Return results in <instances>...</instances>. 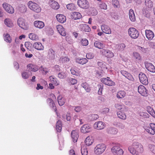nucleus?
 <instances>
[{
	"label": "nucleus",
	"instance_id": "f257e3e1",
	"mask_svg": "<svg viewBox=\"0 0 155 155\" xmlns=\"http://www.w3.org/2000/svg\"><path fill=\"white\" fill-rule=\"evenodd\" d=\"M128 150L133 155H139V153H141L143 151L142 145L137 142H134L132 145L129 146Z\"/></svg>",
	"mask_w": 155,
	"mask_h": 155
},
{
	"label": "nucleus",
	"instance_id": "f03ea898",
	"mask_svg": "<svg viewBox=\"0 0 155 155\" xmlns=\"http://www.w3.org/2000/svg\"><path fill=\"white\" fill-rule=\"evenodd\" d=\"M28 8L34 12L38 13L41 12V8L37 3L30 1L28 2Z\"/></svg>",
	"mask_w": 155,
	"mask_h": 155
},
{
	"label": "nucleus",
	"instance_id": "7ed1b4c3",
	"mask_svg": "<svg viewBox=\"0 0 155 155\" xmlns=\"http://www.w3.org/2000/svg\"><path fill=\"white\" fill-rule=\"evenodd\" d=\"M106 146L104 143L97 144L94 149V153L97 155H100L103 153L106 148Z\"/></svg>",
	"mask_w": 155,
	"mask_h": 155
},
{
	"label": "nucleus",
	"instance_id": "20e7f679",
	"mask_svg": "<svg viewBox=\"0 0 155 155\" xmlns=\"http://www.w3.org/2000/svg\"><path fill=\"white\" fill-rule=\"evenodd\" d=\"M128 34L131 38L133 39L137 38L139 36L138 31L135 28H130L128 30Z\"/></svg>",
	"mask_w": 155,
	"mask_h": 155
},
{
	"label": "nucleus",
	"instance_id": "39448f33",
	"mask_svg": "<svg viewBox=\"0 0 155 155\" xmlns=\"http://www.w3.org/2000/svg\"><path fill=\"white\" fill-rule=\"evenodd\" d=\"M101 81L104 84L109 86H114L115 85V83L112 81L109 77H107V78H102L101 79Z\"/></svg>",
	"mask_w": 155,
	"mask_h": 155
},
{
	"label": "nucleus",
	"instance_id": "423d86ee",
	"mask_svg": "<svg viewBox=\"0 0 155 155\" xmlns=\"http://www.w3.org/2000/svg\"><path fill=\"white\" fill-rule=\"evenodd\" d=\"M112 152L117 155H122L124 153L123 150L121 149L118 145L114 146L111 148Z\"/></svg>",
	"mask_w": 155,
	"mask_h": 155
},
{
	"label": "nucleus",
	"instance_id": "0eeeda50",
	"mask_svg": "<svg viewBox=\"0 0 155 155\" xmlns=\"http://www.w3.org/2000/svg\"><path fill=\"white\" fill-rule=\"evenodd\" d=\"M78 5L81 8L87 9L89 7V3L87 0H78Z\"/></svg>",
	"mask_w": 155,
	"mask_h": 155
},
{
	"label": "nucleus",
	"instance_id": "6e6552de",
	"mask_svg": "<svg viewBox=\"0 0 155 155\" xmlns=\"http://www.w3.org/2000/svg\"><path fill=\"white\" fill-rule=\"evenodd\" d=\"M17 23L20 27L24 30H27L28 28V25L25 23V21L23 18H19L17 21Z\"/></svg>",
	"mask_w": 155,
	"mask_h": 155
},
{
	"label": "nucleus",
	"instance_id": "1a4fd4ad",
	"mask_svg": "<svg viewBox=\"0 0 155 155\" xmlns=\"http://www.w3.org/2000/svg\"><path fill=\"white\" fill-rule=\"evenodd\" d=\"M140 80L143 84L147 85L148 84V81L146 76L142 73H140L139 75Z\"/></svg>",
	"mask_w": 155,
	"mask_h": 155
},
{
	"label": "nucleus",
	"instance_id": "9d476101",
	"mask_svg": "<svg viewBox=\"0 0 155 155\" xmlns=\"http://www.w3.org/2000/svg\"><path fill=\"white\" fill-rule=\"evenodd\" d=\"M2 6L5 10L8 13L13 14L14 13V10L13 8L7 3H4Z\"/></svg>",
	"mask_w": 155,
	"mask_h": 155
},
{
	"label": "nucleus",
	"instance_id": "9b49d317",
	"mask_svg": "<svg viewBox=\"0 0 155 155\" xmlns=\"http://www.w3.org/2000/svg\"><path fill=\"white\" fill-rule=\"evenodd\" d=\"M101 52L107 58H112L114 56V53L109 50L103 49Z\"/></svg>",
	"mask_w": 155,
	"mask_h": 155
},
{
	"label": "nucleus",
	"instance_id": "f8f14e48",
	"mask_svg": "<svg viewBox=\"0 0 155 155\" xmlns=\"http://www.w3.org/2000/svg\"><path fill=\"white\" fill-rule=\"evenodd\" d=\"M138 91L143 96H146L148 93V91L144 86L141 85L138 87Z\"/></svg>",
	"mask_w": 155,
	"mask_h": 155
},
{
	"label": "nucleus",
	"instance_id": "ddd939ff",
	"mask_svg": "<svg viewBox=\"0 0 155 155\" xmlns=\"http://www.w3.org/2000/svg\"><path fill=\"white\" fill-rule=\"evenodd\" d=\"M145 130L149 134L153 135L155 134V124L150 123V127H147Z\"/></svg>",
	"mask_w": 155,
	"mask_h": 155
},
{
	"label": "nucleus",
	"instance_id": "4468645a",
	"mask_svg": "<svg viewBox=\"0 0 155 155\" xmlns=\"http://www.w3.org/2000/svg\"><path fill=\"white\" fill-rule=\"evenodd\" d=\"M94 128L97 130L103 129L105 127V124L102 121H99L95 122L94 125Z\"/></svg>",
	"mask_w": 155,
	"mask_h": 155
},
{
	"label": "nucleus",
	"instance_id": "2eb2a0df",
	"mask_svg": "<svg viewBox=\"0 0 155 155\" xmlns=\"http://www.w3.org/2000/svg\"><path fill=\"white\" fill-rule=\"evenodd\" d=\"M91 129V125L88 124H84L81 127V131L83 133H88L90 132Z\"/></svg>",
	"mask_w": 155,
	"mask_h": 155
},
{
	"label": "nucleus",
	"instance_id": "dca6fc26",
	"mask_svg": "<svg viewBox=\"0 0 155 155\" xmlns=\"http://www.w3.org/2000/svg\"><path fill=\"white\" fill-rule=\"evenodd\" d=\"M145 8L147 11H151L153 7V3L151 0H145Z\"/></svg>",
	"mask_w": 155,
	"mask_h": 155
},
{
	"label": "nucleus",
	"instance_id": "f3484780",
	"mask_svg": "<svg viewBox=\"0 0 155 155\" xmlns=\"http://www.w3.org/2000/svg\"><path fill=\"white\" fill-rule=\"evenodd\" d=\"M33 24L35 27L40 29L43 28L45 26L44 22L40 21H35L34 22Z\"/></svg>",
	"mask_w": 155,
	"mask_h": 155
},
{
	"label": "nucleus",
	"instance_id": "a211bd4d",
	"mask_svg": "<svg viewBox=\"0 0 155 155\" xmlns=\"http://www.w3.org/2000/svg\"><path fill=\"white\" fill-rule=\"evenodd\" d=\"M57 29L59 33L62 36H64L66 35V33L63 27L61 25L56 26Z\"/></svg>",
	"mask_w": 155,
	"mask_h": 155
},
{
	"label": "nucleus",
	"instance_id": "6ab92c4d",
	"mask_svg": "<svg viewBox=\"0 0 155 155\" xmlns=\"http://www.w3.org/2000/svg\"><path fill=\"white\" fill-rule=\"evenodd\" d=\"M121 73L122 75L124 76L125 77L128 79L129 80L133 81L134 79L132 75L129 73L127 72V71L122 70L121 71Z\"/></svg>",
	"mask_w": 155,
	"mask_h": 155
},
{
	"label": "nucleus",
	"instance_id": "aec40b11",
	"mask_svg": "<svg viewBox=\"0 0 155 155\" xmlns=\"http://www.w3.org/2000/svg\"><path fill=\"white\" fill-rule=\"evenodd\" d=\"M56 17L58 21L61 23L65 22L66 20V16L62 14H58Z\"/></svg>",
	"mask_w": 155,
	"mask_h": 155
},
{
	"label": "nucleus",
	"instance_id": "412c9836",
	"mask_svg": "<svg viewBox=\"0 0 155 155\" xmlns=\"http://www.w3.org/2000/svg\"><path fill=\"white\" fill-rule=\"evenodd\" d=\"M71 136L73 142L74 143L76 142L79 137L78 131L76 130H72L71 133Z\"/></svg>",
	"mask_w": 155,
	"mask_h": 155
},
{
	"label": "nucleus",
	"instance_id": "4be33fe9",
	"mask_svg": "<svg viewBox=\"0 0 155 155\" xmlns=\"http://www.w3.org/2000/svg\"><path fill=\"white\" fill-rule=\"evenodd\" d=\"M102 32L106 34H110L111 33V31L110 27L107 25H103L101 26Z\"/></svg>",
	"mask_w": 155,
	"mask_h": 155
},
{
	"label": "nucleus",
	"instance_id": "5701e85b",
	"mask_svg": "<svg viewBox=\"0 0 155 155\" xmlns=\"http://www.w3.org/2000/svg\"><path fill=\"white\" fill-rule=\"evenodd\" d=\"M146 36L149 40H151L154 37V34L153 32L150 30H146L145 31Z\"/></svg>",
	"mask_w": 155,
	"mask_h": 155
},
{
	"label": "nucleus",
	"instance_id": "b1692460",
	"mask_svg": "<svg viewBox=\"0 0 155 155\" xmlns=\"http://www.w3.org/2000/svg\"><path fill=\"white\" fill-rule=\"evenodd\" d=\"M145 67L146 69L150 72H155V67L151 63H147L145 64Z\"/></svg>",
	"mask_w": 155,
	"mask_h": 155
},
{
	"label": "nucleus",
	"instance_id": "393cba45",
	"mask_svg": "<svg viewBox=\"0 0 155 155\" xmlns=\"http://www.w3.org/2000/svg\"><path fill=\"white\" fill-rule=\"evenodd\" d=\"M34 47L38 50H43L44 49V47L42 44L39 42H35L33 45Z\"/></svg>",
	"mask_w": 155,
	"mask_h": 155
},
{
	"label": "nucleus",
	"instance_id": "a878e982",
	"mask_svg": "<svg viewBox=\"0 0 155 155\" xmlns=\"http://www.w3.org/2000/svg\"><path fill=\"white\" fill-rule=\"evenodd\" d=\"M119 111L117 112V116L118 118L122 120H125L126 119L127 116L126 114L122 111Z\"/></svg>",
	"mask_w": 155,
	"mask_h": 155
},
{
	"label": "nucleus",
	"instance_id": "bb28decb",
	"mask_svg": "<svg viewBox=\"0 0 155 155\" xmlns=\"http://www.w3.org/2000/svg\"><path fill=\"white\" fill-rule=\"evenodd\" d=\"M27 68L29 71L34 72L38 70V68L37 66L31 64H28L27 66Z\"/></svg>",
	"mask_w": 155,
	"mask_h": 155
},
{
	"label": "nucleus",
	"instance_id": "cd10ccee",
	"mask_svg": "<svg viewBox=\"0 0 155 155\" xmlns=\"http://www.w3.org/2000/svg\"><path fill=\"white\" fill-rule=\"evenodd\" d=\"M81 17L80 13L78 12H74L71 15V18L74 20L79 19Z\"/></svg>",
	"mask_w": 155,
	"mask_h": 155
},
{
	"label": "nucleus",
	"instance_id": "c85d7f7f",
	"mask_svg": "<svg viewBox=\"0 0 155 155\" xmlns=\"http://www.w3.org/2000/svg\"><path fill=\"white\" fill-rule=\"evenodd\" d=\"M48 57L51 59L55 58V52L52 49L50 48L48 50Z\"/></svg>",
	"mask_w": 155,
	"mask_h": 155
},
{
	"label": "nucleus",
	"instance_id": "c756f323",
	"mask_svg": "<svg viewBox=\"0 0 155 155\" xmlns=\"http://www.w3.org/2000/svg\"><path fill=\"white\" fill-rule=\"evenodd\" d=\"M47 102L49 104L50 107L53 109L54 111H56L57 109L56 107L55 104H54L53 100L51 98H48L47 100Z\"/></svg>",
	"mask_w": 155,
	"mask_h": 155
},
{
	"label": "nucleus",
	"instance_id": "7c9ffc66",
	"mask_svg": "<svg viewBox=\"0 0 155 155\" xmlns=\"http://www.w3.org/2000/svg\"><path fill=\"white\" fill-rule=\"evenodd\" d=\"M129 18L132 22H134L136 20V17L133 10L130 9L129 11Z\"/></svg>",
	"mask_w": 155,
	"mask_h": 155
},
{
	"label": "nucleus",
	"instance_id": "2f4dec72",
	"mask_svg": "<svg viewBox=\"0 0 155 155\" xmlns=\"http://www.w3.org/2000/svg\"><path fill=\"white\" fill-rule=\"evenodd\" d=\"M126 96V93L124 91H118L117 94V97L118 99H123Z\"/></svg>",
	"mask_w": 155,
	"mask_h": 155
},
{
	"label": "nucleus",
	"instance_id": "473e14b6",
	"mask_svg": "<svg viewBox=\"0 0 155 155\" xmlns=\"http://www.w3.org/2000/svg\"><path fill=\"white\" fill-rule=\"evenodd\" d=\"M85 143L87 146L91 145L93 142V140L92 137L88 136L87 137L85 140Z\"/></svg>",
	"mask_w": 155,
	"mask_h": 155
},
{
	"label": "nucleus",
	"instance_id": "72a5a7b5",
	"mask_svg": "<svg viewBox=\"0 0 155 155\" xmlns=\"http://www.w3.org/2000/svg\"><path fill=\"white\" fill-rule=\"evenodd\" d=\"M94 45L96 48L99 49H102L104 47V46L103 44L98 41H95Z\"/></svg>",
	"mask_w": 155,
	"mask_h": 155
},
{
	"label": "nucleus",
	"instance_id": "f704fd0d",
	"mask_svg": "<svg viewBox=\"0 0 155 155\" xmlns=\"http://www.w3.org/2000/svg\"><path fill=\"white\" fill-rule=\"evenodd\" d=\"M50 5L52 8L56 10L58 9L60 7L58 3L54 1H52L50 3Z\"/></svg>",
	"mask_w": 155,
	"mask_h": 155
},
{
	"label": "nucleus",
	"instance_id": "c9c22d12",
	"mask_svg": "<svg viewBox=\"0 0 155 155\" xmlns=\"http://www.w3.org/2000/svg\"><path fill=\"white\" fill-rule=\"evenodd\" d=\"M56 129L58 132H61L62 128V124L61 120H58L56 124Z\"/></svg>",
	"mask_w": 155,
	"mask_h": 155
},
{
	"label": "nucleus",
	"instance_id": "e433bc0d",
	"mask_svg": "<svg viewBox=\"0 0 155 155\" xmlns=\"http://www.w3.org/2000/svg\"><path fill=\"white\" fill-rule=\"evenodd\" d=\"M76 62L81 64H84L87 63L88 61L86 58H78L76 59Z\"/></svg>",
	"mask_w": 155,
	"mask_h": 155
},
{
	"label": "nucleus",
	"instance_id": "4c0bfd02",
	"mask_svg": "<svg viewBox=\"0 0 155 155\" xmlns=\"http://www.w3.org/2000/svg\"><path fill=\"white\" fill-rule=\"evenodd\" d=\"M107 131L108 134L114 135L117 133V130L115 128H110L107 129Z\"/></svg>",
	"mask_w": 155,
	"mask_h": 155
},
{
	"label": "nucleus",
	"instance_id": "58836bf2",
	"mask_svg": "<svg viewBox=\"0 0 155 155\" xmlns=\"http://www.w3.org/2000/svg\"><path fill=\"white\" fill-rule=\"evenodd\" d=\"M4 23L6 25L9 27H12L13 24L11 19L9 18H6L4 20Z\"/></svg>",
	"mask_w": 155,
	"mask_h": 155
},
{
	"label": "nucleus",
	"instance_id": "ea45409f",
	"mask_svg": "<svg viewBox=\"0 0 155 155\" xmlns=\"http://www.w3.org/2000/svg\"><path fill=\"white\" fill-rule=\"evenodd\" d=\"M58 101L59 105L60 106L63 105L65 102L64 98L61 96H59L58 97Z\"/></svg>",
	"mask_w": 155,
	"mask_h": 155
},
{
	"label": "nucleus",
	"instance_id": "a19ab883",
	"mask_svg": "<svg viewBox=\"0 0 155 155\" xmlns=\"http://www.w3.org/2000/svg\"><path fill=\"white\" fill-rule=\"evenodd\" d=\"M97 65H98V68L100 69L102 71H104L105 69H107L105 65L102 62H98L97 63Z\"/></svg>",
	"mask_w": 155,
	"mask_h": 155
},
{
	"label": "nucleus",
	"instance_id": "79ce46f5",
	"mask_svg": "<svg viewBox=\"0 0 155 155\" xmlns=\"http://www.w3.org/2000/svg\"><path fill=\"white\" fill-rule=\"evenodd\" d=\"M115 107L117 109L119 110L120 111H123L124 106L120 103H117L115 104Z\"/></svg>",
	"mask_w": 155,
	"mask_h": 155
},
{
	"label": "nucleus",
	"instance_id": "37998d69",
	"mask_svg": "<svg viewBox=\"0 0 155 155\" xmlns=\"http://www.w3.org/2000/svg\"><path fill=\"white\" fill-rule=\"evenodd\" d=\"M66 7L68 9L71 11L74 10L76 8L74 4L73 3L69 4L67 5Z\"/></svg>",
	"mask_w": 155,
	"mask_h": 155
},
{
	"label": "nucleus",
	"instance_id": "c03bdc74",
	"mask_svg": "<svg viewBox=\"0 0 155 155\" xmlns=\"http://www.w3.org/2000/svg\"><path fill=\"white\" fill-rule=\"evenodd\" d=\"M133 54L134 57L136 61L141 60V57L138 53L134 52L133 53Z\"/></svg>",
	"mask_w": 155,
	"mask_h": 155
},
{
	"label": "nucleus",
	"instance_id": "a18cd8bd",
	"mask_svg": "<svg viewBox=\"0 0 155 155\" xmlns=\"http://www.w3.org/2000/svg\"><path fill=\"white\" fill-rule=\"evenodd\" d=\"M3 36L4 40L6 42L9 43L11 42L12 41L11 38L8 34H5Z\"/></svg>",
	"mask_w": 155,
	"mask_h": 155
},
{
	"label": "nucleus",
	"instance_id": "49530a36",
	"mask_svg": "<svg viewBox=\"0 0 155 155\" xmlns=\"http://www.w3.org/2000/svg\"><path fill=\"white\" fill-rule=\"evenodd\" d=\"M82 86L84 88L87 92H89L91 90L88 84L86 83H83L81 84Z\"/></svg>",
	"mask_w": 155,
	"mask_h": 155
},
{
	"label": "nucleus",
	"instance_id": "de8ad7c7",
	"mask_svg": "<svg viewBox=\"0 0 155 155\" xmlns=\"http://www.w3.org/2000/svg\"><path fill=\"white\" fill-rule=\"evenodd\" d=\"M51 82L56 86L58 85V83L56 81V78H53L52 76H51L49 77Z\"/></svg>",
	"mask_w": 155,
	"mask_h": 155
},
{
	"label": "nucleus",
	"instance_id": "09e8293b",
	"mask_svg": "<svg viewBox=\"0 0 155 155\" xmlns=\"http://www.w3.org/2000/svg\"><path fill=\"white\" fill-rule=\"evenodd\" d=\"M117 48L119 51H122L124 50L126 47L124 43L118 44L117 45Z\"/></svg>",
	"mask_w": 155,
	"mask_h": 155
},
{
	"label": "nucleus",
	"instance_id": "8fccbe9b",
	"mask_svg": "<svg viewBox=\"0 0 155 155\" xmlns=\"http://www.w3.org/2000/svg\"><path fill=\"white\" fill-rule=\"evenodd\" d=\"M30 72L29 71L26 70L24 71L22 74V78L25 79L28 78L29 77L28 73Z\"/></svg>",
	"mask_w": 155,
	"mask_h": 155
},
{
	"label": "nucleus",
	"instance_id": "3c124183",
	"mask_svg": "<svg viewBox=\"0 0 155 155\" xmlns=\"http://www.w3.org/2000/svg\"><path fill=\"white\" fill-rule=\"evenodd\" d=\"M28 36L29 38L32 40H35L38 38L37 35L33 33L29 34Z\"/></svg>",
	"mask_w": 155,
	"mask_h": 155
},
{
	"label": "nucleus",
	"instance_id": "603ef678",
	"mask_svg": "<svg viewBox=\"0 0 155 155\" xmlns=\"http://www.w3.org/2000/svg\"><path fill=\"white\" fill-rule=\"evenodd\" d=\"M40 70L43 74L45 75L48 72V68H44L41 66L40 68Z\"/></svg>",
	"mask_w": 155,
	"mask_h": 155
},
{
	"label": "nucleus",
	"instance_id": "864d4df0",
	"mask_svg": "<svg viewBox=\"0 0 155 155\" xmlns=\"http://www.w3.org/2000/svg\"><path fill=\"white\" fill-rule=\"evenodd\" d=\"M99 6L101 9H104L106 10L107 9V5L104 3L101 2L99 4Z\"/></svg>",
	"mask_w": 155,
	"mask_h": 155
},
{
	"label": "nucleus",
	"instance_id": "5fc2aeb1",
	"mask_svg": "<svg viewBox=\"0 0 155 155\" xmlns=\"http://www.w3.org/2000/svg\"><path fill=\"white\" fill-rule=\"evenodd\" d=\"M97 87L99 88L98 93L99 95H101L102 94V91L103 89V85L102 84H99L97 85Z\"/></svg>",
	"mask_w": 155,
	"mask_h": 155
},
{
	"label": "nucleus",
	"instance_id": "6e6d98bb",
	"mask_svg": "<svg viewBox=\"0 0 155 155\" xmlns=\"http://www.w3.org/2000/svg\"><path fill=\"white\" fill-rule=\"evenodd\" d=\"M112 3L114 8H118L119 6V2L117 0H112Z\"/></svg>",
	"mask_w": 155,
	"mask_h": 155
},
{
	"label": "nucleus",
	"instance_id": "4d7b16f0",
	"mask_svg": "<svg viewBox=\"0 0 155 155\" xmlns=\"http://www.w3.org/2000/svg\"><path fill=\"white\" fill-rule=\"evenodd\" d=\"M81 152L82 155H87L88 151L87 148L81 147Z\"/></svg>",
	"mask_w": 155,
	"mask_h": 155
},
{
	"label": "nucleus",
	"instance_id": "13d9d810",
	"mask_svg": "<svg viewBox=\"0 0 155 155\" xmlns=\"http://www.w3.org/2000/svg\"><path fill=\"white\" fill-rule=\"evenodd\" d=\"M98 117V115L97 114H92L90 116V119L92 120H96Z\"/></svg>",
	"mask_w": 155,
	"mask_h": 155
},
{
	"label": "nucleus",
	"instance_id": "bf43d9fd",
	"mask_svg": "<svg viewBox=\"0 0 155 155\" xmlns=\"http://www.w3.org/2000/svg\"><path fill=\"white\" fill-rule=\"evenodd\" d=\"M81 42L82 45L83 46H87L88 44V41L85 38L82 39Z\"/></svg>",
	"mask_w": 155,
	"mask_h": 155
},
{
	"label": "nucleus",
	"instance_id": "052dcab7",
	"mask_svg": "<svg viewBox=\"0 0 155 155\" xmlns=\"http://www.w3.org/2000/svg\"><path fill=\"white\" fill-rule=\"evenodd\" d=\"M58 77L60 78H64L66 76L65 73L63 72H61L58 74Z\"/></svg>",
	"mask_w": 155,
	"mask_h": 155
},
{
	"label": "nucleus",
	"instance_id": "680f3d73",
	"mask_svg": "<svg viewBox=\"0 0 155 155\" xmlns=\"http://www.w3.org/2000/svg\"><path fill=\"white\" fill-rule=\"evenodd\" d=\"M149 147L150 150L155 154V145H150Z\"/></svg>",
	"mask_w": 155,
	"mask_h": 155
},
{
	"label": "nucleus",
	"instance_id": "e2e57ef3",
	"mask_svg": "<svg viewBox=\"0 0 155 155\" xmlns=\"http://www.w3.org/2000/svg\"><path fill=\"white\" fill-rule=\"evenodd\" d=\"M94 55L93 53H87L86 55V58L88 59H91L94 58Z\"/></svg>",
	"mask_w": 155,
	"mask_h": 155
},
{
	"label": "nucleus",
	"instance_id": "0e129e2a",
	"mask_svg": "<svg viewBox=\"0 0 155 155\" xmlns=\"http://www.w3.org/2000/svg\"><path fill=\"white\" fill-rule=\"evenodd\" d=\"M91 13L92 15H95L97 14V12L96 9L93 8L91 11Z\"/></svg>",
	"mask_w": 155,
	"mask_h": 155
},
{
	"label": "nucleus",
	"instance_id": "69168bd1",
	"mask_svg": "<svg viewBox=\"0 0 155 155\" xmlns=\"http://www.w3.org/2000/svg\"><path fill=\"white\" fill-rule=\"evenodd\" d=\"M77 80L75 79L72 78L70 80V83L72 85L75 84L77 83Z\"/></svg>",
	"mask_w": 155,
	"mask_h": 155
},
{
	"label": "nucleus",
	"instance_id": "338daca9",
	"mask_svg": "<svg viewBox=\"0 0 155 155\" xmlns=\"http://www.w3.org/2000/svg\"><path fill=\"white\" fill-rule=\"evenodd\" d=\"M84 30L86 32H89L91 30L90 28L88 25H85L84 26Z\"/></svg>",
	"mask_w": 155,
	"mask_h": 155
},
{
	"label": "nucleus",
	"instance_id": "774afa93",
	"mask_svg": "<svg viewBox=\"0 0 155 155\" xmlns=\"http://www.w3.org/2000/svg\"><path fill=\"white\" fill-rule=\"evenodd\" d=\"M81 107L78 106L76 107L75 108L74 110L75 111L77 112H79L81 110Z\"/></svg>",
	"mask_w": 155,
	"mask_h": 155
}]
</instances>
